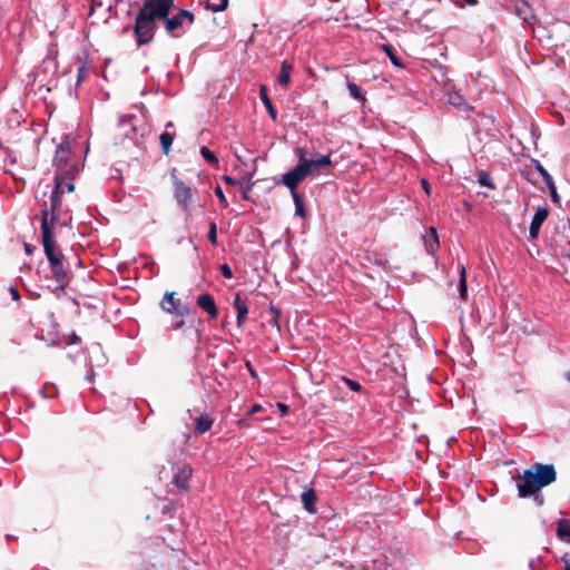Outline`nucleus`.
<instances>
[{
    "instance_id": "nucleus-9",
    "label": "nucleus",
    "mask_w": 570,
    "mask_h": 570,
    "mask_svg": "<svg viewBox=\"0 0 570 570\" xmlns=\"http://www.w3.org/2000/svg\"><path fill=\"white\" fill-rule=\"evenodd\" d=\"M514 12L519 18H521L529 26H533L538 21L537 16L534 14L532 8L524 0H520L519 2H517L515 7H514Z\"/></svg>"
},
{
    "instance_id": "nucleus-38",
    "label": "nucleus",
    "mask_w": 570,
    "mask_h": 570,
    "mask_svg": "<svg viewBox=\"0 0 570 570\" xmlns=\"http://www.w3.org/2000/svg\"><path fill=\"white\" fill-rule=\"evenodd\" d=\"M219 271L224 277L228 279L233 277V271L228 264L220 265Z\"/></svg>"
},
{
    "instance_id": "nucleus-45",
    "label": "nucleus",
    "mask_w": 570,
    "mask_h": 570,
    "mask_svg": "<svg viewBox=\"0 0 570 570\" xmlns=\"http://www.w3.org/2000/svg\"><path fill=\"white\" fill-rule=\"evenodd\" d=\"M184 325H185V321H184V320H180V321H178V322H176V323L171 324L170 330H173V331H177V330L181 328Z\"/></svg>"
},
{
    "instance_id": "nucleus-40",
    "label": "nucleus",
    "mask_w": 570,
    "mask_h": 570,
    "mask_svg": "<svg viewBox=\"0 0 570 570\" xmlns=\"http://www.w3.org/2000/svg\"><path fill=\"white\" fill-rule=\"evenodd\" d=\"M177 316H185L189 314V307L187 305H181L180 303L177 306V309L174 312Z\"/></svg>"
},
{
    "instance_id": "nucleus-30",
    "label": "nucleus",
    "mask_w": 570,
    "mask_h": 570,
    "mask_svg": "<svg viewBox=\"0 0 570 570\" xmlns=\"http://www.w3.org/2000/svg\"><path fill=\"white\" fill-rule=\"evenodd\" d=\"M252 178H253V173H248V174L244 175L243 178H242V179L247 181V184H246V186H245V188L243 190V198L246 199V200L249 199V193H250V190L253 189V187L255 185V183L252 180Z\"/></svg>"
},
{
    "instance_id": "nucleus-31",
    "label": "nucleus",
    "mask_w": 570,
    "mask_h": 570,
    "mask_svg": "<svg viewBox=\"0 0 570 570\" xmlns=\"http://www.w3.org/2000/svg\"><path fill=\"white\" fill-rule=\"evenodd\" d=\"M269 313L272 315V318L268 322L279 331V309L276 306L271 305Z\"/></svg>"
},
{
    "instance_id": "nucleus-3",
    "label": "nucleus",
    "mask_w": 570,
    "mask_h": 570,
    "mask_svg": "<svg viewBox=\"0 0 570 570\" xmlns=\"http://www.w3.org/2000/svg\"><path fill=\"white\" fill-rule=\"evenodd\" d=\"M48 210L41 212V232H42V245L46 257L49 262L50 269L58 287L65 289L71 279V271L65 265V255L57 247L53 239L55 233L49 225Z\"/></svg>"
},
{
    "instance_id": "nucleus-22",
    "label": "nucleus",
    "mask_w": 570,
    "mask_h": 570,
    "mask_svg": "<svg viewBox=\"0 0 570 570\" xmlns=\"http://www.w3.org/2000/svg\"><path fill=\"white\" fill-rule=\"evenodd\" d=\"M308 170L312 174L314 169H318L320 167H325L332 164L330 155H324L318 159H307Z\"/></svg>"
},
{
    "instance_id": "nucleus-8",
    "label": "nucleus",
    "mask_w": 570,
    "mask_h": 570,
    "mask_svg": "<svg viewBox=\"0 0 570 570\" xmlns=\"http://www.w3.org/2000/svg\"><path fill=\"white\" fill-rule=\"evenodd\" d=\"M549 215V210L546 207H538L537 212L531 220L529 235L531 239H537L539 236L540 228Z\"/></svg>"
},
{
    "instance_id": "nucleus-27",
    "label": "nucleus",
    "mask_w": 570,
    "mask_h": 570,
    "mask_svg": "<svg viewBox=\"0 0 570 570\" xmlns=\"http://www.w3.org/2000/svg\"><path fill=\"white\" fill-rule=\"evenodd\" d=\"M382 48L394 66L402 67L401 59L396 55V50L394 49V47L392 45H383Z\"/></svg>"
},
{
    "instance_id": "nucleus-15",
    "label": "nucleus",
    "mask_w": 570,
    "mask_h": 570,
    "mask_svg": "<svg viewBox=\"0 0 570 570\" xmlns=\"http://www.w3.org/2000/svg\"><path fill=\"white\" fill-rule=\"evenodd\" d=\"M316 502L317 497L315 493V490L307 489L302 493V503L304 505V509L308 511L309 513L316 512Z\"/></svg>"
},
{
    "instance_id": "nucleus-14",
    "label": "nucleus",
    "mask_w": 570,
    "mask_h": 570,
    "mask_svg": "<svg viewBox=\"0 0 570 570\" xmlns=\"http://www.w3.org/2000/svg\"><path fill=\"white\" fill-rule=\"evenodd\" d=\"M175 292H167L163 299L160 301V308L169 314H174V312L177 309L178 304L180 303L179 298L175 297Z\"/></svg>"
},
{
    "instance_id": "nucleus-23",
    "label": "nucleus",
    "mask_w": 570,
    "mask_h": 570,
    "mask_svg": "<svg viewBox=\"0 0 570 570\" xmlns=\"http://www.w3.org/2000/svg\"><path fill=\"white\" fill-rule=\"evenodd\" d=\"M346 87H347V90L350 92V95L361 101L363 105L366 102V97L365 95L363 94V91L361 90V88L355 83V82H352V81H348L346 83Z\"/></svg>"
},
{
    "instance_id": "nucleus-16",
    "label": "nucleus",
    "mask_w": 570,
    "mask_h": 570,
    "mask_svg": "<svg viewBox=\"0 0 570 570\" xmlns=\"http://www.w3.org/2000/svg\"><path fill=\"white\" fill-rule=\"evenodd\" d=\"M214 424V419L208 414H202L195 419V432L197 434H204L209 431Z\"/></svg>"
},
{
    "instance_id": "nucleus-25",
    "label": "nucleus",
    "mask_w": 570,
    "mask_h": 570,
    "mask_svg": "<svg viewBox=\"0 0 570 570\" xmlns=\"http://www.w3.org/2000/svg\"><path fill=\"white\" fill-rule=\"evenodd\" d=\"M159 139H160V145H161L163 153L165 155H168L169 151H170V147L173 145V141H174V135L168 132V131H164L159 136Z\"/></svg>"
},
{
    "instance_id": "nucleus-24",
    "label": "nucleus",
    "mask_w": 570,
    "mask_h": 570,
    "mask_svg": "<svg viewBox=\"0 0 570 570\" xmlns=\"http://www.w3.org/2000/svg\"><path fill=\"white\" fill-rule=\"evenodd\" d=\"M448 101L458 107H464L466 110H472V107L468 106L464 102V98L462 95H460L458 91L450 92L448 96Z\"/></svg>"
},
{
    "instance_id": "nucleus-47",
    "label": "nucleus",
    "mask_w": 570,
    "mask_h": 570,
    "mask_svg": "<svg viewBox=\"0 0 570 570\" xmlns=\"http://www.w3.org/2000/svg\"><path fill=\"white\" fill-rule=\"evenodd\" d=\"M262 410V406L259 404H255L252 406L250 411H249V415L254 414V413H257Z\"/></svg>"
},
{
    "instance_id": "nucleus-7",
    "label": "nucleus",
    "mask_w": 570,
    "mask_h": 570,
    "mask_svg": "<svg viewBox=\"0 0 570 570\" xmlns=\"http://www.w3.org/2000/svg\"><path fill=\"white\" fill-rule=\"evenodd\" d=\"M197 306L206 312L210 318L215 320L218 317V308L215 303L213 295L209 293H203L196 298Z\"/></svg>"
},
{
    "instance_id": "nucleus-52",
    "label": "nucleus",
    "mask_w": 570,
    "mask_h": 570,
    "mask_svg": "<svg viewBox=\"0 0 570 570\" xmlns=\"http://www.w3.org/2000/svg\"><path fill=\"white\" fill-rule=\"evenodd\" d=\"M522 176H523L527 180H529V181L533 183V181L530 179L529 174H524V173H522Z\"/></svg>"
},
{
    "instance_id": "nucleus-35",
    "label": "nucleus",
    "mask_w": 570,
    "mask_h": 570,
    "mask_svg": "<svg viewBox=\"0 0 570 570\" xmlns=\"http://www.w3.org/2000/svg\"><path fill=\"white\" fill-rule=\"evenodd\" d=\"M342 381L348 389H351L354 392H360L362 390V385L357 381L351 380L345 376L342 377Z\"/></svg>"
},
{
    "instance_id": "nucleus-39",
    "label": "nucleus",
    "mask_w": 570,
    "mask_h": 570,
    "mask_svg": "<svg viewBox=\"0 0 570 570\" xmlns=\"http://www.w3.org/2000/svg\"><path fill=\"white\" fill-rule=\"evenodd\" d=\"M215 194L217 195V197L219 198V202L220 204L224 206V207H227L228 206V203H227V199L223 193V189L220 186H217L215 188Z\"/></svg>"
},
{
    "instance_id": "nucleus-42",
    "label": "nucleus",
    "mask_w": 570,
    "mask_h": 570,
    "mask_svg": "<svg viewBox=\"0 0 570 570\" xmlns=\"http://www.w3.org/2000/svg\"><path fill=\"white\" fill-rule=\"evenodd\" d=\"M63 186L67 193H72L75 190V184L72 180H66Z\"/></svg>"
},
{
    "instance_id": "nucleus-17",
    "label": "nucleus",
    "mask_w": 570,
    "mask_h": 570,
    "mask_svg": "<svg viewBox=\"0 0 570 570\" xmlns=\"http://www.w3.org/2000/svg\"><path fill=\"white\" fill-rule=\"evenodd\" d=\"M293 70V66L288 61H283L281 65V70L277 77V82L282 87H287L291 81V73Z\"/></svg>"
},
{
    "instance_id": "nucleus-51",
    "label": "nucleus",
    "mask_w": 570,
    "mask_h": 570,
    "mask_svg": "<svg viewBox=\"0 0 570 570\" xmlns=\"http://www.w3.org/2000/svg\"><path fill=\"white\" fill-rule=\"evenodd\" d=\"M469 6H474L478 3L476 0H464Z\"/></svg>"
},
{
    "instance_id": "nucleus-13",
    "label": "nucleus",
    "mask_w": 570,
    "mask_h": 570,
    "mask_svg": "<svg viewBox=\"0 0 570 570\" xmlns=\"http://www.w3.org/2000/svg\"><path fill=\"white\" fill-rule=\"evenodd\" d=\"M423 239H424V245H425L426 252L430 255H434L440 247L436 229L434 227H431L429 233L426 235H424Z\"/></svg>"
},
{
    "instance_id": "nucleus-41",
    "label": "nucleus",
    "mask_w": 570,
    "mask_h": 570,
    "mask_svg": "<svg viewBox=\"0 0 570 570\" xmlns=\"http://www.w3.org/2000/svg\"><path fill=\"white\" fill-rule=\"evenodd\" d=\"M421 186H422V188L424 189V191H425L428 195H430V194H431V185H430V183H429V180H428V179L422 178V179H421Z\"/></svg>"
},
{
    "instance_id": "nucleus-26",
    "label": "nucleus",
    "mask_w": 570,
    "mask_h": 570,
    "mask_svg": "<svg viewBox=\"0 0 570 570\" xmlns=\"http://www.w3.org/2000/svg\"><path fill=\"white\" fill-rule=\"evenodd\" d=\"M228 7V0H207L206 8L214 12H220Z\"/></svg>"
},
{
    "instance_id": "nucleus-10",
    "label": "nucleus",
    "mask_w": 570,
    "mask_h": 570,
    "mask_svg": "<svg viewBox=\"0 0 570 570\" xmlns=\"http://www.w3.org/2000/svg\"><path fill=\"white\" fill-rule=\"evenodd\" d=\"M57 193H58V188L52 190V193L50 195V208L43 209V210H48V213H49L48 220H49V225H51L52 229H53V225H55L56 220L59 217V214L62 210L61 209V197L57 196Z\"/></svg>"
},
{
    "instance_id": "nucleus-6",
    "label": "nucleus",
    "mask_w": 570,
    "mask_h": 570,
    "mask_svg": "<svg viewBox=\"0 0 570 570\" xmlns=\"http://www.w3.org/2000/svg\"><path fill=\"white\" fill-rule=\"evenodd\" d=\"M193 474V469L189 464H181L174 466V475L171 483L181 491L189 490V480Z\"/></svg>"
},
{
    "instance_id": "nucleus-50",
    "label": "nucleus",
    "mask_w": 570,
    "mask_h": 570,
    "mask_svg": "<svg viewBox=\"0 0 570 570\" xmlns=\"http://www.w3.org/2000/svg\"><path fill=\"white\" fill-rule=\"evenodd\" d=\"M566 570H570V561L563 558Z\"/></svg>"
},
{
    "instance_id": "nucleus-28",
    "label": "nucleus",
    "mask_w": 570,
    "mask_h": 570,
    "mask_svg": "<svg viewBox=\"0 0 570 570\" xmlns=\"http://www.w3.org/2000/svg\"><path fill=\"white\" fill-rule=\"evenodd\" d=\"M292 197H293V200H294V204H295V215L304 217L305 216V208H304V203H303L302 196L298 193H293Z\"/></svg>"
},
{
    "instance_id": "nucleus-34",
    "label": "nucleus",
    "mask_w": 570,
    "mask_h": 570,
    "mask_svg": "<svg viewBox=\"0 0 570 570\" xmlns=\"http://www.w3.org/2000/svg\"><path fill=\"white\" fill-rule=\"evenodd\" d=\"M478 181L481 186H487V187H490V188H494V185L492 184L491 181V177L484 173V171H481L478 176Z\"/></svg>"
},
{
    "instance_id": "nucleus-44",
    "label": "nucleus",
    "mask_w": 570,
    "mask_h": 570,
    "mask_svg": "<svg viewBox=\"0 0 570 570\" xmlns=\"http://www.w3.org/2000/svg\"><path fill=\"white\" fill-rule=\"evenodd\" d=\"M10 294L14 301L20 299V294L16 287H12V286L10 287Z\"/></svg>"
},
{
    "instance_id": "nucleus-11",
    "label": "nucleus",
    "mask_w": 570,
    "mask_h": 570,
    "mask_svg": "<svg viewBox=\"0 0 570 570\" xmlns=\"http://www.w3.org/2000/svg\"><path fill=\"white\" fill-rule=\"evenodd\" d=\"M71 150L69 142H61L53 157V166L57 167V170H60L63 166L68 165Z\"/></svg>"
},
{
    "instance_id": "nucleus-49",
    "label": "nucleus",
    "mask_w": 570,
    "mask_h": 570,
    "mask_svg": "<svg viewBox=\"0 0 570 570\" xmlns=\"http://www.w3.org/2000/svg\"><path fill=\"white\" fill-rule=\"evenodd\" d=\"M86 72V67L81 66L78 70V80L82 79V75Z\"/></svg>"
},
{
    "instance_id": "nucleus-18",
    "label": "nucleus",
    "mask_w": 570,
    "mask_h": 570,
    "mask_svg": "<svg viewBox=\"0 0 570 570\" xmlns=\"http://www.w3.org/2000/svg\"><path fill=\"white\" fill-rule=\"evenodd\" d=\"M80 173V166L78 163L63 166L60 170H56L55 175H61L63 180H73Z\"/></svg>"
},
{
    "instance_id": "nucleus-32",
    "label": "nucleus",
    "mask_w": 570,
    "mask_h": 570,
    "mask_svg": "<svg viewBox=\"0 0 570 570\" xmlns=\"http://www.w3.org/2000/svg\"><path fill=\"white\" fill-rule=\"evenodd\" d=\"M533 164H534V167L538 170V173L542 176L546 184L550 183V180L553 179L539 160H533Z\"/></svg>"
},
{
    "instance_id": "nucleus-54",
    "label": "nucleus",
    "mask_w": 570,
    "mask_h": 570,
    "mask_svg": "<svg viewBox=\"0 0 570 570\" xmlns=\"http://www.w3.org/2000/svg\"><path fill=\"white\" fill-rule=\"evenodd\" d=\"M564 376H566V380H567L568 382H570V371H569V372H567V373L564 374Z\"/></svg>"
},
{
    "instance_id": "nucleus-37",
    "label": "nucleus",
    "mask_w": 570,
    "mask_h": 570,
    "mask_svg": "<svg viewBox=\"0 0 570 570\" xmlns=\"http://www.w3.org/2000/svg\"><path fill=\"white\" fill-rule=\"evenodd\" d=\"M207 237L213 245L217 244V227L214 222L209 224V232Z\"/></svg>"
},
{
    "instance_id": "nucleus-19",
    "label": "nucleus",
    "mask_w": 570,
    "mask_h": 570,
    "mask_svg": "<svg viewBox=\"0 0 570 570\" xmlns=\"http://www.w3.org/2000/svg\"><path fill=\"white\" fill-rule=\"evenodd\" d=\"M557 537L561 541L570 543V520L559 519L557 527Z\"/></svg>"
},
{
    "instance_id": "nucleus-4",
    "label": "nucleus",
    "mask_w": 570,
    "mask_h": 570,
    "mask_svg": "<svg viewBox=\"0 0 570 570\" xmlns=\"http://www.w3.org/2000/svg\"><path fill=\"white\" fill-rule=\"evenodd\" d=\"M297 154L298 164L295 168L284 174L278 183L285 185L291 190V194L297 193L296 187L311 174L308 170L309 164H307L304 149H297Z\"/></svg>"
},
{
    "instance_id": "nucleus-46",
    "label": "nucleus",
    "mask_w": 570,
    "mask_h": 570,
    "mask_svg": "<svg viewBox=\"0 0 570 570\" xmlns=\"http://www.w3.org/2000/svg\"><path fill=\"white\" fill-rule=\"evenodd\" d=\"M277 407L279 409V411L282 412L283 415L287 414L288 412V406L284 403H277Z\"/></svg>"
},
{
    "instance_id": "nucleus-2",
    "label": "nucleus",
    "mask_w": 570,
    "mask_h": 570,
    "mask_svg": "<svg viewBox=\"0 0 570 570\" xmlns=\"http://www.w3.org/2000/svg\"><path fill=\"white\" fill-rule=\"evenodd\" d=\"M557 480L553 464L534 463L515 478L518 495L520 498L533 497L538 505L544 502L540 491Z\"/></svg>"
},
{
    "instance_id": "nucleus-29",
    "label": "nucleus",
    "mask_w": 570,
    "mask_h": 570,
    "mask_svg": "<svg viewBox=\"0 0 570 570\" xmlns=\"http://www.w3.org/2000/svg\"><path fill=\"white\" fill-rule=\"evenodd\" d=\"M200 155L203 156V158L212 164V165H216L218 163V158L217 156L215 155V153H213L208 147L206 146H203L200 148Z\"/></svg>"
},
{
    "instance_id": "nucleus-55",
    "label": "nucleus",
    "mask_w": 570,
    "mask_h": 570,
    "mask_svg": "<svg viewBox=\"0 0 570 570\" xmlns=\"http://www.w3.org/2000/svg\"><path fill=\"white\" fill-rule=\"evenodd\" d=\"M169 127H174V124H173L171 121H168V122L166 124V128H169Z\"/></svg>"
},
{
    "instance_id": "nucleus-36",
    "label": "nucleus",
    "mask_w": 570,
    "mask_h": 570,
    "mask_svg": "<svg viewBox=\"0 0 570 570\" xmlns=\"http://www.w3.org/2000/svg\"><path fill=\"white\" fill-rule=\"evenodd\" d=\"M547 186L549 188V191H550V196H551V199L554 204H559L560 202V197L557 193V188H556V185H554V181L553 179L550 180V183H547Z\"/></svg>"
},
{
    "instance_id": "nucleus-33",
    "label": "nucleus",
    "mask_w": 570,
    "mask_h": 570,
    "mask_svg": "<svg viewBox=\"0 0 570 570\" xmlns=\"http://www.w3.org/2000/svg\"><path fill=\"white\" fill-rule=\"evenodd\" d=\"M55 188L53 189H57L58 188V193H57V196H62L65 193H66V189H65V181L62 179V176L61 175H55Z\"/></svg>"
},
{
    "instance_id": "nucleus-43",
    "label": "nucleus",
    "mask_w": 570,
    "mask_h": 570,
    "mask_svg": "<svg viewBox=\"0 0 570 570\" xmlns=\"http://www.w3.org/2000/svg\"><path fill=\"white\" fill-rule=\"evenodd\" d=\"M223 179L226 184L232 185V186H236L239 183L229 176H224Z\"/></svg>"
},
{
    "instance_id": "nucleus-53",
    "label": "nucleus",
    "mask_w": 570,
    "mask_h": 570,
    "mask_svg": "<svg viewBox=\"0 0 570 570\" xmlns=\"http://www.w3.org/2000/svg\"><path fill=\"white\" fill-rule=\"evenodd\" d=\"M248 367H249V371H250L252 376H254V377H255V376H256L255 371L250 367V365H249V364H248Z\"/></svg>"
},
{
    "instance_id": "nucleus-12",
    "label": "nucleus",
    "mask_w": 570,
    "mask_h": 570,
    "mask_svg": "<svg viewBox=\"0 0 570 570\" xmlns=\"http://www.w3.org/2000/svg\"><path fill=\"white\" fill-rule=\"evenodd\" d=\"M233 306L237 311V326L240 328L247 317L248 307L246 301L242 298L239 293L235 295Z\"/></svg>"
},
{
    "instance_id": "nucleus-5",
    "label": "nucleus",
    "mask_w": 570,
    "mask_h": 570,
    "mask_svg": "<svg viewBox=\"0 0 570 570\" xmlns=\"http://www.w3.org/2000/svg\"><path fill=\"white\" fill-rule=\"evenodd\" d=\"M174 197L177 204L185 210H189L193 203V190L181 179L174 177Z\"/></svg>"
},
{
    "instance_id": "nucleus-48",
    "label": "nucleus",
    "mask_w": 570,
    "mask_h": 570,
    "mask_svg": "<svg viewBox=\"0 0 570 570\" xmlns=\"http://www.w3.org/2000/svg\"><path fill=\"white\" fill-rule=\"evenodd\" d=\"M24 250L27 254H32V252L35 250V247L28 243L24 244Z\"/></svg>"
},
{
    "instance_id": "nucleus-20",
    "label": "nucleus",
    "mask_w": 570,
    "mask_h": 570,
    "mask_svg": "<svg viewBox=\"0 0 570 570\" xmlns=\"http://www.w3.org/2000/svg\"><path fill=\"white\" fill-rule=\"evenodd\" d=\"M259 97H261L264 106L266 107L269 117L275 121L277 119V111L274 108V106L267 95V88L264 85L261 86V88H259Z\"/></svg>"
},
{
    "instance_id": "nucleus-21",
    "label": "nucleus",
    "mask_w": 570,
    "mask_h": 570,
    "mask_svg": "<svg viewBox=\"0 0 570 570\" xmlns=\"http://www.w3.org/2000/svg\"><path fill=\"white\" fill-rule=\"evenodd\" d=\"M460 282H459V293L462 299H466L468 295V286H466V269L464 265H460Z\"/></svg>"
},
{
    "instance_id": "nucleus-1",
    "label": "nucleus",
    "mask_w": 570,
    "mask_h": 570,
    "mask_svg": "<svg viewBox=\"0 0 570 570\" xmlns=\"http://www.w3.org/2000/svg\"><path fill=\"white\" fill-rule=\"evenodd\" d=\"M159 21L170 37L178 38L185 26L194 24L195 14L187 9L176 8L175 0H145L136 13L132 28L138 47L153 42Z\"/></svg>"
}]
</instances>
